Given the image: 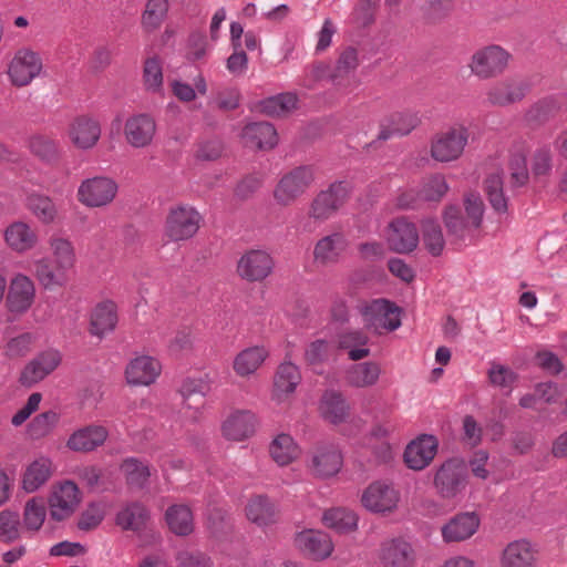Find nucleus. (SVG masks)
<instances>
[{
    "label": "nucleus",
    "instance_id": "obj_44",
    "mask_svg": "<svg viewBox=\"0 0 567 567\" xmlns=\"http://www.w3.org/2000/svg\"><path fill=\"white\" fill-rule=\"evenodd\" d=\"M168 12V0H147L142 14V25L147 32L157 30Z\"/></svg>",
    "mask_w": 567,
    "mask_h": 567
},
{
    "label": "nucleus",
    "instance_id": "obj_63",
    "mask_svg": "<svg viewBox=\"0 0 567 567\" xmlns=\"http://www.w3.org/2000/svg\"><path fill=\"white\" fill-rule=\"evenodd\" d=\"M178 567H212L208 556L199 551H181L177 557Z\"/></svg>",
    "mask_w": 567,
    "mask_h": 567
},
{
    "label": "nucleus",
    "instance_id": "obj_26",
    "mask_svg": "<svg viewBox=\"0 0 567 567\" xmlns=\"http://www.w3.org/2000/svg\"><path fill=\"white\" fill-rule=\"evenodd\" d=\"M380 560L384 567H413L414 551L410 543L393 538L382 543Z\"/></svg>",
    "mask_w": 567,
    "mask_h": 567
},
{
    "label": "nucleus",
    "instance_id": "obj_64",
    "mask_svg": "<svg viewBox=\"0 0 567 567\" xmlns=\"http://www.w3.org/2000/svg\"><path fill=\"white\" fill-rule=\"evenodd\" d=\"M59 157V146L56 141L47 137L38 136V159L52 163Z\"/></svg>",
    "mask_w": 567,
    "mask_h": 567
},
{
    "label": "nucleus",
    "instance_id": "obj_43",
    "mask_svg": "<svg viewBox=\"0 0 567 567\" xmlns=\"http://www.w3.org/2000/svg\"><path fill=\"white\" fill-rule=\"evenodd\" d=\"M298 97L295 93H280L260 102V110L269 116H280L296 109Z\"/></svg>",
    "mask_w": 567,
    "mask_h": 567
},
{
    "label": "nucleus",
    "instance_id": "obj_60",
    "mask_svg": "<svg viewBox=\"0 0 567 567\" xmlns=\"http://www.w3.org/2000/svg\"><path fill=\"white\" fill-rule=\"evenodd\" d=\"M78 477L90 491H103L102 470L95 465L85 466L78 471Z\"/></svg>",
    "mask_w": 567,
    "mask_h": 567
},
{
    "label": "nucleus",
    "instance_id": "obj_19",
    "mask_svg": "<svg viewBox=\"0 0 567 567\" xmlns=\"http://www.w3.org/2000/svg\"><path fill=\"white\" fill-rule=\"evenodd\" d=\"M388 244L391 250L399 254L413 251L419 244V233L415 225L405 218L394 219L389 226Z\"/></svg>",
    "mask_w": 567,
    "mask_h": 567
},
{
    "label": "nucleus",
    "instance_id": "obj_28",
    "mask_svg": "<svg viewBox=\"0 0 567 567\" xmlns=\"http://www.w3.org/2000/svg\"><path fill=\"white\" fill-rule=\"evenodd\" d=\"M109 431L103 425H87L76 430L68 440V447L75 452H91L103 445Z\"/></svg>",
    "mask_w": 567,
    "mask_h": 567
},
{
    "label": "nucleus",
    "instance_id": "obj_15",
    "mask_svg": "<svg viewBox=\"0 0 567 567\" xmlns=\"http://www.w3.org/2000/svg\"><path fill=\"white\" fill-rule=\"evenodd\" d=\"M81 502V492L72 481L60 483L50 497V512L54 519L70 516Z\"/></svg>",
    "mask_w": 567,
    "mask_h": 567
},
{
    "label": "nucleus",
    "instance_id": "obj_24",
    "mask_svg": "<svg viewBox=\"0 0 567 567\" xmlns=\"http://www.w3.org/2000/svg\"><path fill=\"white\" fill-rule=\"evenodd\" d=\"M420 123V118L416 113L413 112H396L386 116L380 123V131L377 140L373 143L380 141L384 142L394 136H403L410 134Z\"/></svg>",
    "mask_w": 567,
    "mask_h": 567
},
{
    "label": "nucleus",
    "instance_id": "obj_11",
    "mask_svg": "<svg viewBox=\"0 0 567 567\" xmlns=\"http://www.w3.org/2000/svg\"><path fill=\"white\" fill-rule=\"evenodd\" d=\"M361 502L371 513H391L398 507L400 492L392 484L377 481L363 491Z\"/></svg>",
    "mask_w": 567,
    "mask_h": 567
},
{
    "label": "nucleus",
    "instance_id": "obj_54",
    "mask_svg": "<svg viewBox=\"0 0 567 567\" xmlns=\"http://www.w3.org/2000/svg\"><path fill=\"white\" fill-rule=\"evenodd\" d=\"M200 382L195 380H186L181 389L184 398V404L187 409H195L196 412L205 403V392Z\"/></svg>",
    "mask_w": 567,
    "mask_h": 567
},
{
    "label": "nucleus",
    "instance_id": "obj_14",
    "mask_svg": "<svg viewBox=\"0 0 567 567\" xmlns=\"http://www.w3.org/2000/svg\"><path fill=\"white\" fill-rule=\"evenodd\" d=\"M481 518L475 512H463L451 517L442 527V539L446 544L462 543L478 530Z\"/></svg>",
    "mask_w": 567,
    "mask_h": 567
},
{
    "label": "nucleus",
    "instance_id": "obj_10",
    "mask_svg": "<svg viewBox=\"0 0 567 567\" xmlns=\"http://www.w3.org/2000/svg\"><path fill=\"white\" fill-rule=\"evenodd\" d=\"M117 184L110 177L95 176L84 179L78 188V199L86 207H102L116 196Z\"/></svg>",
    "mask_w": 567,
    "mask_h": 567
},
{
    "label": "nucleus",
    "instance_id": "obj_51",
    "mask_svg": "<svg viewBox=\"0 0 567 567\" xmlns=\"http://www.w3.org/2000/svg\"><path fill=\"white\" fill-rule=\"evenodd\" d=\"M143 82L147 91L157 93L163 87V65L158 56L145 60L143 68Z\"/></svg>",
    "mask_w": 567,
    "mask_h": 567
},
{
    "label": "nucleus",
    "instance_id": "obj_34",
    "mask_svg": "<svg viewBox=\"0 0 567 567\" xmlns=\"http://www.w3.org/2000/svg\"><path fill=\"white\" fill-rule=\"evenodd\" d=\"M368 343V336L358 329L343 331L337 337L338 348L348 351L351 361H359L370 355Z\"/></svg>",
    "mask_w": 567,
    "mask_h": 567
},
{
    "label": "nucleus",
    "instance_id": "obj_33",
    "mask_svg": "<svg viewBox=\"0 0 567 567\" xmlns=\"http://www.w3.org/2000/svg\"><path fill=\"white\" fill-rule=\"evenodd\" d=\"M269 351L264 346H254L240 351L234 359L233 368L239 377L254 374L268 358Z\"/></svg>",
    "mask_w": 567,
    "mask_h": 567
},
{
    "label": "nucleus",
    "instance_id": "obj_25",
    "mask_svg": "<svg viewBox=\"0 0 567 567\" xmlns=\"http://www.w3.org/2000/svg\"><path fill=\"white\" fill-rule=\"evenodd\" d=\"M33 296V282L27 276L19 274L10 282L6 306L10 312H24L30 308Z\"/></svg>",
    "mask_w": 567,
    "mask_h": 567
},
{
    "label": "nucleus",
    "instance_id": "obj_21",
    "mask_svg": "<svg viewBox=\"0 0 567 567\" xmlns=\"http://www.w3.org/2000/svg\"><path fill=\"white\" fill-rule=\"evenodd\" d=\"M69 137L76 148L83 151L91 150L101 137V125L93 117L79 116L70 124Z\"/></svg>",
    "mask_w": 567,
    "mask_h": 567
},
{
    "label": "nucleus",
    "instance_id": "obj_16",
    "mask_svg": "<svg viewBox=\"0 0 567 567\" xmlns=\"http://www.w3.org/2000/svg\"><path fill=\"white\" fill-rule=\"evenodd\" d=\"M162 365L151 355H138L132 359L125 369L126 382L135 386H148L159 377Z\"/></svg>",
    "mask_w": 567,
    "mask_h": 567
},
{
    "label": "nucleus",
    "instance_id": "obj_5",
    "mask_svg": "<svg viewBox=\"0 0 567 567\" xmlns=\"http://www.w3.org/2000/svg\"><path fill=\"white\" fill-rule=\"evenodd\" d=\"M200 214L189 205L172 207L165 221V236L172 241L193 238L200 226Z\"/></svg>",
    "mask_w": 567,
    "mask_h": 567
},
{
    "label": "nucleus",
    "instance_id": "obj_55",
    "mask_svg": "<svg viewBox=\"0 0 567 567\" xmlns=\"http://www.w3.org/2000/svg\"><path fill=\"white\" fill-rule=\"evenodd\" d=\"M105 517V509L101 503H91L82 512L78 527L81 530H91L96 528Z\"/></svg>",
    "mask_w": 567,
    "mask_h": 567
},
{
    "label": "nucleus",
    "instance_id": "obj_36",
    "mask_svg": "<svg viewBox=\"0 0 567 567\" xmlns=\"http://www.w3.org/2000/svg\"><path fill=\"white\" fill-rule=\"evenodd\" d=\"M381 368L377 362L369 361L351 364L346 371V381L354 388H370L377 384Z\"/></svg>",
    "mask_w": 567,
    "mask_h": 567
},
{
    "label": "nucleus",
    "instance_id": "obj_41",
    "mask_svg": "<svg viewBox=\"0 0 567 567\" xmlns=\"http://www.w3.org/2000/svg\"><path fill=\"white\" fill-rule=\"evenodd\" d=\"M322 522L337 533H348L357 528L358 516L347 508H331L323 513Z\"/></svg>",
    "mask_w": 567,
    "mask_h": 567
},
{
    "label": "nucleus",
    "instance_id": "obj_35",
    "mask_svg": "<svg viewBox=\"0 0 567 567\" xmlns=\"http://www.w3.org/2000/svg\"><path fill=\"white\" fill-rule=\"evenodd\" d=\"M269 453L279 466H286L301 455V449L291 435L280 433L270 442Z\"/></svg>",
    "mask_w": 567,
    "mask_h": 567
},
{
    "label": "nucleus",
    "instance_id": "obj_53",
    "mask_svg": "<svg viewBox=\"0 0 567 567\" xmlns=\"http://www.w3.org/2000/svg\"><path fill=\"white\" fill-rule=\"evenodd\" d=\"M61 361V353L54 348H45L38 352V381L51 374Z\"/></svg>",
    "mask_w": 567,
    "mask_h": 567
},
{
    "label": "nucleus",
    "instance_id": "obj_6",
    "mask_svg": "<svg viewBox=\"0 0 567 567\" xmlns=\"http://www.w3.org/2000/svg\"><path fill=\"white\" fill-rule=\"evenodd\" d=\"M511 54L501 45L492 44L477 50L471 59V72L481 80L501 75L507 68Z\"/></svg>",
    "mask_w": 567,
    "mask_h": 567
},
{
    "label": "nucleus",
    "instance_id": "obj_13",
    "mask_svg": "<svg viewBox=\"0 0 567 567\" xmlns=\"http://www.w3.org/2000/svg\"><path fill=\"white\" fill-rule=\"evenodd\" d=\"M439 441L434 435L421 434L412 440L404 450V462L414 471H422L436 455Z\"/></svg>",
    "mask_w": 567,
    "mask_h": 567
},
{
    "label": "nucleus",
    "instance_id": "obj_58",
    "mask_svg": "<svg viewBox=\"0 0 567 567\" xmlns=\"http://www.w3.org/2000/svg\"><path fill=\"white\" fill-rule=\"evenodd\" d=\"M465 212L473 229H478L484 214V204L478 194H468L465 197Z\"/></svg>",
    "mask_w": 567,
    "mask_h": 567
},
{
    "label": "nucleus",
    "instance_id": "obj_56",
    "mask_svg": "<svg viewBox=\"0 0 567 567\" xmlns=\"http://www.w3.org/2000/svg\"><path fill=\"white\" fill-rule=\"evenodd\" d=\"M488 378L493 385L511 392L517 374L503 364L493 363L488 370Z\"/></svg>",
    "mask_w": 567,
    "mask_h": 567
},
{
    "label": "nucleus",
    "instance_id": "obj_45",
    "mask_svg": "<svg viewBox=\"0 0 567 567\" xmlns=\"http://www.w3.org/2000/svg\"><path fill=\"white\" fill-rule=\"evenodd\" d=\"M246 515L250 522L265 526L274 520L275 507L267 497L257 496L248 503Z\"/></svg>",
    "mask_w": 567,
    "mask_h": 567
},
{
    "label": "nucleus",
    "instance_id": "obj_62",
    "mask_svg": "<svg viewBox=\"0 0 567 567\" xmlns=\"http://www.w3.org/2000/svg\"><path fill=\"white\" fill-rule=\"evenodd\" d=\"M551 169V152L548 146L536 150L533 156L532 171L537 176L547 175Z\"/></svg>",
    "mask_w": 567,
    "mask_h": 567
},
{
    "label": "nucleus",
    "instance_id": "obj_4",
    "mask_svg": "<svg viewBox=\"0 0 567 567\" xmlns=\"http://www.w3.org/2000/svg\"><path fill=\"white\" fill-rule=\"evenodd\" d=\"M467 478L465 464L460 460L451 458L436 470L433 485L441 498L454 499L465 491Z\"/></svg>",
    "mask_w": 567,
    "mask_h": 567
},
{
    "label": "nucleus",
    "instance_id": "obj_37",
    "mask_svg": "<svg viewBox=\"0 0 567 567\" xmlns=\"http://www.w3.org/2000/svg\"><path fill=\"white\" fill-rule=\"evenodd\" d=\"M349 404L341 393L327 391L320 402V411L324 420L332 424H340L349 415Z\"/></svg>",
    "mask_w": 567,
    "mask_h": 567
},
{
    "label": "nucleus",
    "instance_id": "obj_49",
    "mask_svg": "<svg viewBox=\"0 0 567 567\" xmlns=\"http://www.w3.org/2000/svg\"><path fill=\"white\" fill-rule=\"evenodd\" d=\"M449 190V184L444 175L434 174L423 179L419 195L427 202L440 200Z\"/></svg>",
    "mask_w": 567,
    "mask_h": 567
},
{
    "label": "nucleus",
    "instance_id": "obj_27",
    "mask_svg": "<svg viewBox=\"0 0 567 567\" xmlns=\"http://www.w3.org/2000/svg\"><path fill=\"white\" fill-rule=\"evenodd\" d=\"M256 424L252 412L235 411L223 422V435L229 441L240 442L254 434Z\"/></svg>",
    "mask_w": 567,
    "mask_h": 567
},
{
    "label": "nucleus",
    "instance_id": "obj_22",
    "mask_svg": "<svg viewBox=\"0 0 567 567\" xmlns=\"http://www.w3.org/2000/svg\"><path fill=\"white\" fill-rule=\"evenodd\" d=\"M344 234L336 231L320 238L313 247V260L318 265L328 266L339 262L348 248Z\"/></svg>",
    "mask_w": 567,
    "mask_h": 567
},
{
    "label": "nucleus",
    "instance_id": "obj_47",
    "mask_svg": "<svg viewBox=\"0 0 567 567\" xmlns=\"http://www.w3.org/2000/svg\"><path fill=\"white\" fill-rule=\"evenodd\" d=\"M4 237L7 244L17 251H24L31 247L32 234L30 227L22 221L10 225L6 230Z\"/></svg>",
    "mask_w": 567,
    "mask_h": 567
},
{
    "label": "nucleus",
    "instance_id": "obj_31",
    "mask_svg": "<svg viewBox=\"0 0 567 567\" xmlns=\"http://www.w3.org/2000/svg\"><path fill=\"white\" fill-rule=\"evenodd\" d=\"M8 74L16 86L29 84L35 76V53L28 49L19 50L9 64Z\"/></svg>",
    "mask_w": 567,
    "mask_h": 567
},
{
    "label": "nucleus",
    "instance_id": "obj_30",
    "mask_svg": "<svg viewBox=\"0 0 567 567\" xmlns=\"http://www.w3.org/2000/svg\"><path fill=\"white\" fill-rule=\"evenodd\" d=\"M301 381L299 368L290 362H282L277 370L274 382L272 399L281 403L292 394Z\"/></svg>",
    "mask_w": 567,
    "mask_h": 567
},
{
    "label": "nucleus",
    "instance_id": "obj_8",
    "mask_svg": "<svg viewBox=\"0 0 567 567\" xmlns=\"http://www.w3.org/2000/svg\"><path fill=\"white\" fill-rule=\"evenodd\" d=\"M315 179L313 169L310 166H299L285 174L278 182L274 197L280 205L287 206L301 196Z\"/></svg>",
    "mask_w": 567,
    "mask_h": 567
},
{
    "label": "nucleus",
    "instance_id": "obj_59",
    "mask_svg": "<svg viewBox=\"0 0 567 567\" xmlns=\"http://www.w3.org/2000/svg\"><path fill=\"white\" fill-rule=\"evenodd\" d=\"M33 344V334L30 332L22 333L16 338H12L7 343L6 354L9 358L24 357Z\"/></svg>",
    "mask_w": 567,
    "mask_h": 567
},
{
    "label": "nucleus",
    "instance_id": "obj_17",
    "mask_svg": "<svg viewBox=\"0 0 567 567\" xmlns=\"http://www.w3.org/2000/svg\"><path fill=\"white\" fill-rule=\"evenodd\" d=\"M155 133V120L148 114L132 115L124 124L125 140L134 148L148 146L153 142Z\"/></svg>",
    "mask_w": 567,
    "mask_h": 567
},
{
    "label": "nucleus",
    "instance_id": "obj_57",
    "mask_svg": "<svg viewBox=\"0 0 567 567\" xmlns=\"http://www.w3.org/2000/svg\"><path fill=\"white\" fill-rule=\"evenodd\" d=\"M330 343L323 339L310 342L305 350V359L308 364L316 365L323 363L329 358Z\"/></svg>",
    "mask_w": 567,
    "mask_h": 567
},
{
    "label": "nucleus",
    "instance_id": "obj_38",
    "mask_svg": "<svg viewBox=\"0 0 567 567\" xmlns=\"http://www.w3.org/2000/svg\"><path fill=\"white\" fill-rule=\"evenodd\" d=\"M165 518L169 529L176 535L186 536L194 529L193 513L186 505L169 506L165 513Z\"/></svg>",
    "mask_w": 567,
    "mask_h": 567
},
{
    "label": "nucleus",
    "instance_id": "obj_39",
    "mask_svg": "<svg viewBox=\"0 0 567 567\" xmlns=\"http://www.w3.org/2000/svg\"><path fill=\"white\" fill-rule=\"evenodd\" d=\"M126 484L135 488H144L148 484L151 476L150 466L136 457L123 460L121 466Z\"/></svg>",
    "mask_w": 567,
    "mask_h": 567
},
{
    "label": "nucleus",
    "instance_id": "obj_9",
    "mask_svg": "<svg viewBox=\"0 0 567 567\" xmlns=\"http://www.w3.org/2000/svg\"><path fill=\"white\" fill-rule=\"evenodd\" d=\"M343 466V454L340 447L332 442L318 444L310 453L308 467L312 474L320 478L337 475Z\"/></svg>",
    "mask_w": 567,
    "mask_h": 567
},
{
    "label": "nucleus",
    "instance_id": "obj_42",
    "mask_svg": "<svg viewBox=\"0 0 567 567\" xmlns=\"http://www.w3.org/2000/svg\"><path fill=\"white\" fill-rule=\"evenodd\" d=\"M147 511L142 503L133 502L124 506L116 514V525L125 530H136L144 525Z\"/></svg>",
    "mask_w": 567,
    "mask_h": 567
},
{
    "label": "nucleus",
    "instance_id": "obj_20",
    "mask_svg": "<svg viewBox=\"0 0 567 567\" xmlns=\"http://www.w3.org/2000/svg\"><path fill=\"white\" fill-rule=\"evenodd\" d=\"M527 91L528 85L524 81L505 79L489 86L486 96L489 104L494 106H508L520 102Z\"/></svg>",
    "mask_w": 567,
    "mask_h": 567
},
{
    "label": "nucleus",
    "instance_id": "obj_12",
    "mask_svg": "<svg viewBox=\"0 0 567 567\" xmlns=\"http://www.w3.org/2000/svg\"><path fill=\"white\" fill-rule=\"evenodd\" d=\"M274 259L265 250L251 249L245 252L237 262L238 276L249 282L265 280L274 270Z\"/></svg>",
    "mask_w": 567,
    "mask_h": 567
},
{
    "label": "nucleus",
    "instance_id": "obj_50",
    "mask_svg": "<svg viewBox=\"0 0 567 567\" xmlns=\"http://www.w3.org/2000/svg\"><path fill=\"white\" fill-rule=\"evenodd\" d=\"M423 243L432 256H440L444 249L445 240L441 226L433 219L423 223Z\"/></svg>",
    "mask_w": 567,
    "mask_h": 567
},
{
    "label": "nucleus",
    "instance_id": "obj_23",
    "mask_svg": "<svg viewBox=\"0 0 567 567\" xmlns=\"http://www.w3.org/2000/svg\"><path fill=\"white\" fill-rule=\"evenodd\" d=\"M295 544L302 553L316 560L328 558L333 551L331 538L323 532L303 530L296 535Z\"/></svg>",
    "mask_w": 567,
    "mask_h": 567
},
{
    "label": "nucleus",
    "instance_id": "obj_40",
    "mask_svg": "<svg viewBox=\"0 0 567 567\" xmlns=\"http://www.w3.org/2000/svg\"><path fill=\"white\" fill-rule=\"evenodd\" d=\"M527 147L524 142L514 145L511 153L508 168L511 172V183L514 187H522L528 182V169L526 163Z\"/></svg>",
    "mask_w": 567,
    "mask_h": 567
},
{
    "label": "nucleus",
    "instance_id": "obj_18",
    "mask_svg": "<svg viewBox=\"0 0 567 567\" xmlns=\"http://www.w3.org/2000/svg\"><path fill=\"white\" fill-rule=\"evenodd\" d=\"M499 561L502 567H536L538 549L527 539H516L505 546Z\"/></svg>",
    "mask_w": 567,
    "mask_h": 567
},
{
    "label": "nucleus",
    "instance_id": "obj_48",
    "mask_svg": "<svg viewBox=\"0 0 567 567\" xmlns=\"http://www.w3.org/2000/svg\"><path fill=\"white\" fill-rule=\"evenodd\" d=\"M444 223L449 231L460 239L466 238L472 231L471 220L461 215L458 207L450 206L444 213Z\"/></svg>",
    "mask_w": 567,
    "mask_h": 567
},
{
    "label": "nucleus",
    "instance_id": "obj_52",
    "mask_svg": "<svg viewBox=\"0 0 567 567\" xmlns=\"http://www.w3.org/2000/svg\"><path fill=\"white\" fill-rule=\"evenodd\" d=\"M20 517L17 512L3 509L0 512V540L12 543L19 538Z\"/></svg>",
    "mask_w": 567,
    "mask_h": 567
},
{
    "label": "nucleus",
    "instance_id": "obj_32",
    "mask_svg": "<svg viewBox=\"0 0 567 567\" xmlns=\"http://www.w3.org/2000/svg\"><path fill=\"white\" fill-rule=\"evenodd\" d=\"M241 137L249 147L260 150L272 148L278 143V134L272 124L256 122L247 124L241 132Z\"/></svg>",
    "mask_w": 567,
    "mask_h": 567
},
{
    "label": "nucleus",
    "instance_id": "obj_29",
    "mask_svg": "<svg viewBox=\"0 0 567 567\" xmlns=\"http://www.w3.org/2000/svg\"><path fill=\"white\" fill-rule=\"evenodd\" d=\"M117 320L116 305L111 300L100 302L90 316V333L103 338L114 331Z\"/></svg>",
    "mask_w": 567,
    "mask_h": 567
},
{
    "label": "nucleus",
    "instance_id": "obj_61",
    "mask_svg": "<svg viewBox=\"0 0 567 567\" xmlns=\"http://www.w3.org/2000/svg\"><path fill=\"white\" fill-rule=\"evenodd\" d=\"M375 6L372 0H360L352 12L353 21L361 27L370 24L374 19Z\"/></svg>",
    "mask_w": 567,
    "mask_h": 567
},
{
    "label": "nucleus",
    "instance_id": "obj_46",
    "mask_svg": "<svg viewBox=\"0 0 567 567\" xmlns=\"http://www.w3.org/2000/svg\"><path fill=\"white\" fill-rule=\"evenodd\" d=\"M485 193L493 209L498 214L507 212V198L503 190V175L497 172L485 179Z\"/></svg>",
    "mask_w": 567,
    "mask_h": 567
},
{
    "label": "nucleus",
    "instance_id": "obj_7",
    "mask_svg": "<svg viewBox=\"0 0 567 567\" xmlns=\"http://www.w3.org/2000/svg\"><path fill=\"white\" fill-rule=\"evenodd\" d=\"M351 189V184L346 181L332 183L313 198L309 216L320 221L329 219L343 206Z\"/></svg>",
    "mask_w": 567,
    "mask_h": 567
},
{
    "label": "nucleus",
    "instance_id": "obj_2",
    "mask_svg": "<svg viewBox=\"0 0 567 567\" xmlns=\"http://www.w3.org/2000/svg\"><path fill=\"white\" fill-rule=\"evenodd\" d=\"M359 312L364 327L375 333L394 331L401 326V308L384 298L362 303Z\"/></svg>",
    "mask_w": 567,
    "mask_h": 567
},
{
    "label": "nucleus",
    "instance_id": "obj_1",
    "mask_svg": "<svg viewBox=\"0 0 567 567\" xmlns=\"http://www.w3.org/2000/svg\"><path fill=\"white\" fill-rule=\"evenodd\" d=\"M50 256L38 261V284L45 290L60 289L68 282V274L74 267L76 256L73 244L54 235L49 240Z\"/></svg>",
    "mask_w": 567,
    "mask_h": 567
},
{
    "label": "nucleus",
    "instance_id": "obj_3",
    "mask_svg": "<svg viewBox=\"0 0 567 567\" xmlns=\"http://www.w3.org/2000/svg\"><path fill=\"white\" fill-rule=\"evenodd\" d=\"M468 128L462 124L437 133L431 141V157L440 163L458 159L468 143Z\"/></svg>",
    "mask_w": 567,
    "mask_h": 567
}]
</instances>
